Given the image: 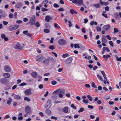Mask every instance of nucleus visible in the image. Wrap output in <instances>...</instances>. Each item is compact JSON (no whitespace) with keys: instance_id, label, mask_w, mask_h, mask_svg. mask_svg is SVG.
I'll return each instance as SVG.
<instances>
[{"instance_id":"nucleus-1","label":"nucleus","mask_w":121,"mask_h":121,"mask_svg":"<svg viewBox=\"0 0 121 121\" xmlns=\"http://www.w3.org/2000/svg\"><path fill=\"white\" fill-rule=\"evenodd\" d=\"M57 93H58L59 97L60 98H62L63 96L65 94V90L63 89L59 88L54 91L52 94H54Z\"/></svg>"},{"instance_id":"nucleus-2","label":"nucleus","mask_w":121,"mask_h":121,"mask_svg":"<svg viewBox=\"0 0 121 121\" xmlns=\"http://www.w3.org/2000/svg\"><path fill=\"white\" fill-rule=\"evenodd\" d=\"M24 45H25L24 44H21L19 43L18 42L14 45L13 47L16 49L18 50H21L23 48Z\"/></svg>"},{"instance_id":"nucleus-3","label":"nucleus","mask_w":121,"mask_h":121,"mask_svg":"<svg viewBox=\"0 0 121 121\" xmlns=\"http://www.w3.org/2000/svg\"><path fill=\"white\" fill-rule=\"evenodd\" d=\"M19 27V25H12L9 26L8 29L9 31H12L17 29Z\"/></svg>"},{"instance_id":"nucleus-4","label":"nucleus","mask_w":121,"mask_h":121,"mask_svg":"<svg viewBox=\"0 0 121 121\" xmlns=\"http://www.w3.org/2000/svg\"><path fill=\"white\" fill-rule=\"evenodd\" d=\"M35 16H33L30 18L29 23L31 26L34 25L35 22Z\"/></svg>"},{"instance_id":"nucleus-5","label":"nucleus","mask_w":121,"mask_h":121,"mask_svg":"<svg viewBox=\"0 0 121 121\" xmlns=\"http://www.w3.org/2000/svg\"><path fill=\"white\" fill-rule=\"evenodd\" d=\"M25 111L27 114H30L31 112V108L29 106H26L25 108Z\"/></svg>"},{"instance_id":"nucleus-6","label":"nucleus","mask_w":121,"mask_h":121,"mask_svg":"<svg viewBox=\"0 0 121 121\" xmlns=\"http://www.w3.org/2000/svg\"><path fill=\"white\" fill-rule=\"evenodd\" d=\"M42 63L45 65H48L49 64V59L44 57Z\"/></svg>"},{"instance_id":"nucleus-7","label":"nucleus","mask_w":121,"mask_h":121,"mask_svg":"<svg viewBox=\"0 0 121 121\" xmlns=\"http://www.w3.org/2000/svg\"><path fill=\"white\" fill-rule=\"evenodd\" d=\"M52 101L50 99L48 100L47 104L45 105L44 107L45 108H49L51 106Z\"/></svg>"},{"instance_id":"nucleus-8","label":"nucleus","mask_w":121,"mask_h":121,"mask_svg":"<svg viewBox=\"0 0 121 121\" xmlns=\"http://www.w3.org/2000/svg\"><path fill=\"white\" fill-rule=\"evenodd\" d=\"M72 60L73 59L71 57H70L68 58L65 61L66 66H67L68 64H70Z\"/></svg>"},{"instance_id":"nucleus-9","label":"nucleus","mask_w":121,"mask_h":121,"mask_svg":"<svg viewBox=\"0 0 121 121\" xmlns=\"http://www.w3.org/2000/svg\"><path fill=\"white\" fill-rule=\"evenodd\" d=\"M7 82V79L4 78H2L0 80V82L3 85L6 84Z\"/></svg>"},{"instance_id":"nucleus-10","label":"nucleus","mask_w":121,"mask_h":121,"mask_svg":"<svg viewBox=\"0 0 121 121\" xmlns=\"http://www.w3.org/2000/svg\"><path fill=\"white\" fill-rule=\"evenodd\" d=\"M31 89H27L24 91V93L26 95H30L32 94V92H31Z\"/></svg>"},{"instance_id":"nucleus-11","label":"nucleus","mask_w":121,"mask_h":121,"mask_svg":"<svg viewBox=\"0 0 121 121\" xmlns=\"http://www.w3.org/2000/svg\"><path fill=\"white\" fill-rule=\"evenodd\" d=\"M60 45H63L66 44V41L64 39H60L58 41Z\"/></svg>"},{"instance_id":"nucleus-12","label":"nucleus","mask_w":121,"mask_h":121,"mask_svg":"<svg viewBox=\"0 0 121 121\" xmlns=\"http://www.w3.org/2000/svg\"><path fill=\"white\" fill-rule=\"evenodd\" d=\"M44 57L43 56H37L36 58V60L39 62H42L43 60Z\"/></svg>"},{"instance_id":"nucleus-13","label":"nucleus","mask_w":121,"mask_h":121,"mask_svg":"<svg viewBox=\"0 0 121 121\" xmlns=\"http://www.w3.org/2000/svg\"><path fill=\"white\" fill-rule=\"evenodd\" d=\"M111 27L109 25H107L104 26L103 27V30L106 31L109 30L110 28Z\"/></svg>"},{"instance_id":"nucleus-14","label":"nucleus","mask_w":121,"mask_h":121,"mask_svg":"<svg viewBox=\"0 0 121 121\" xmlns=\"http://www.w3.org/2000/svg\"><path fill=\"white\" fill-rule=\"evenodd\" d=\"M4 70L6 72H10L11 71V69L10 67L8 65H5L4 68Z\"/></svg>"},{"instance_id":"nucleus-15","label":"nucleus","mask_w":121,"mask_h":121,"mask_svg":"<svg viewBox=\"0 0 121 121\" xmlns=\"http://www.w3.org/2000/svg\"><path fill=\"white\" fill-rule=\"evenodd\" d=\"M76 48H78L80 49L84 48L85 47L83 45L81 44H76Z\"/></svg>"},{"instance_id":"nucleus-16","label":"nucleus","mask_w":121,"mask_h":121,"mask_svg":"<svg viewBox=\"0 0 121 121\" xmlns=\"http://www.w3.org/2000/svg\"><path fill=\"white\" fill-rule=\"evenodd\" d=\"M22 6V3L21 2H20L17 4H16L15 5V7L16 8L19 9Z\"/></svg>"},{"instance_id":"nucleus-17","label":"nucleus","mask_w":121,"mask_h":121,"mask_svg":"<svg viewBox=\"0 0 121 121\" xmlns=\"http://www.w3.org/2000/svg\"><path fill=\"white\" fill-rule=\"evenodd\" d=\"M76 4L78 5L82 4L84 6L83 3V0H76Z\"/></svg>"},{"instance_id":"nucleus-18","label":"nucleus","mask_w":121,"mask_h":121,"mask_svg":"<svg viewBox=\"0 0 121 121\" xmlns=\"http://www.w3.org/2000/svg\"><path fill=\"white\" fill-rule=\"evenodd\" d=\"M102 41L103 42L106 43L107 42L106 39L104 35H103L102 37Z\"/></svg>"},{"instance_id":"nucleus-19","label":"nucleus","mask_w":121,"mask_h":121,"mask_svg":"<svg viewBox=\"0 0 121 121\" xmlns=\"http://www.w3.org/2000/svg\"><path fill=\"white\" fill-rule=\"evenodd\" d=\"M52 18L50 16L48 15L46 16L45 17V20L47 22H48L50 20L52 19Z\"/></svg>"},{"instance_id":"nucleus-20","label":"nucleus","mask_w":121,"mask_h":121,"mask_svg":"<svg viewBox=\"0 0 121 121\" xmlns=\"http://www.w3.org/2000/svg\"><path fill=\"white\" fill-rule=\"evenodd\" d=\"M31 75L33 78H35L37 77L38 74L37 72H32L31 73Z\"/></svg>"},{"instance_id":"nucleus-21","label":"nucleus","mask_w":121,"mask_h":121,"mask_svg":"<svg viewBox=\"0 0 121 121\" xmlns=\"http://www.w3.org/2000/svg\"><path fill=\"white\" fill-rule=\"evenodd\" d=\"M68 108L67 107H65L63 108L62 111L65 113H67L68 112Z\"/></svg>"},{"instance_id":"nucleus-22","label":"nucleus","mask_w":121,"mask_h":121,"mask_svg":"<svg viewBox=\"0 0 121 121\" xmlns=\"http://www.w3.org/2000/svg\"><path fill=\"white\" fill-rule=\"evenodd\" d=\"M23 34L26 35L29 37H30L31 36V35L28 33V31L27 30H25L23 32Z\"/></svg>"},{"instance_id":"nucleus-23","label":"nucleus","mask_w":121,"mask_h":121,"mask_svg":"<svg viewBox=\"0 0 121 121\" xmlns=\"http://www.w3.org/2000/svg\"><path fill=\"white\" fill-rule=\"evenodd\" d=\"M3 76L5 78H8L10 77V75L9 73H4L3 74Z\"/></svg>"},{"instance_id":"nucleus-24","label":"nucleus","mask_w":121,"mask_h":121,"mask_svg":"<svg viewBox=\"0 0 121 121\" xmlns=\"http://www.w3.org/2000/svg\"><path fill=\"white\" fill-rule=\"evenodd\" d=\"M45 112L48 115H52V112L49 109H46L45 110Z\"/></svg>"},{"instance_id":"nucleus-25","label":"nucleus","mask_w":121,"mask_h":121,"mask_svg":"<svg viewBox=\"0 0 121 121\" xmlns=\"http://www.w3.org/2000/svg\"><path fill=\"white\" fill-rule=\"evenodd\" d=\"M12 101V98L11 97H9L8 98V100L7 101V103L8 105H10Z\"/></svg>"},{"instance_id":"nucleus-26","label":"nucleus","mask_w":121,"mask_h":121,"mask_svg":"<svg viewBox=\"0 0 121 121\" xmlns=\"http://www.w3.org/2000/svg\"><path fill=\"white\" fill-rule=\"evenodd\" d=\"M100 72L101 74H102L104 78L107 80V77L106 74L103 71H101Z\"/></svg>"},{"instance_id":"nucleus-27","label":"nucleus","mask_w":121,"mask_h":121,"mask_svg":"<svg viewBox=\"0 0 121 121\" xmlns=\"http://www.w3.org/2000/svg\"><path fill=\"white\" fill-rule=\"evenodd\" d=\"M103 57L106 60H107L108 58L110 57V56L109 55H104L103 56Z\"/></svg>"},{"instance_id":"nucleus-28","label":"nucleus","mask_w":121,"mask_h":121,"mask_svg":"<svg viewBox=\"0 0 121 121\" xmlns=\"http://www.w3.org/2000/svg\"><path fill=\"white\" fill-rule=\"evenodd\" d=\"M14 97L16 99H20L21 98L20 96L18 95H15L14 96Z\"/></svg>"},{"instance_id":"nucleus-29","label":"nucleus","mask_w":121,"mask_h":121,"mask_svg":"<svg viewBox=\"0 0 121 121\" xmlns=\"http://www.w3.org/2000/svg\"><path fill=\"white\" fill-rule=\"evenodd\" d=\"M90 25L91 26H93L94 24L95 25H97V22L94 21H92L90 23Z\"/></svg>"},{"instance_id":"nucleus-30","label":"nucleus","mask_w":121,"mask_h":121,"mask_svg":"<svg viewBox=\"0 0 121 121\" xmlns=\"http://www.w3.org/2000/svg\"><path fill=\"white\" fill-rule=\"evenodd\" d=\"M97 77L101 81H103V79L102 77L100 75H99L97 74Z\"/></svg>"},{"instance_id":"nucleus-31","label":"nucleus","mask_w":121,"mask_h":121,"mask_svg":"<svg viewBox=\"0 0 121 121\" xmlns=\"http://www.w3.org/2000/svg\"><path fill=\"white\" fill-rule=\"evenodd\" d=\"M54 26L56 28H57L58 29H60V27L56 23H55L54 25Z\"/></svg>"},{"instance_id":"nucleus-32","label":"nucleus","mask_w":121,"mask_h":121,"mask_svg":"<svg viewBox=\"0 0 121 121\" xmlns=\"http://www.w3.org/2000/svg\"><path fill=\"white\" fill-rule=\"evenodd\" d=\"M82 102L85 104H87L89 103V101L87 99H83L82 100Z\"/></svg>"},{"instance_id":"nucleus-33","label":"nucleus","mask_w":121,"mask_h":121,"mask_svg":"<svg viewBox=\"0 0 121 121\" xmlns=\"http://www.w3.org/2000/svg\"><path fill=\"white\" fill-rule=\"evenodd\" d=\"M87 97L90 101H92L93 99L92 97L90 95H88L87 96Z\"/></svg>"},{"instance_id":"nucleus-34","label":"nucleus","mask_w":121,"mask_h":121,"mask_svg":"<svg viewBox=\"0 0 121 121\" xmlns=\"http://www.w3.org/2000/svg\"><path fill=\"white\" fill-rule=\"evenodd\" d=\"M103 50H106L107 52H109L110 51V50L108 47H104L103 48Z\"/></svg>"},{"instance_id":"nucleus-35","label":"nucleus","mask_w":121,"mask_h":121,"mask_svg":"<svg viewBox=\"0 0 121 121\" xmlns=\"http://www.w3.org/2000/svg\"><path fill=\"white\" fill-rule=\"evenodd\" d=\"M45 26L47 28H50V26L48 23H46L45 24Z\"/></svg>"},{"instance_id":"nucleus-36","label":"nucleus","mask_w":121,"mask_h":121,"mask_svg":"<svg viewBox=\"0 0 121 121\" xmlns=\"http://www.w3.org/2000/svg\"><path fill=\"white\" fill-rule=\"evenodd\" d=\"M96 8H99L100 7V5L99 4H96L93 5Z\"/></svg>"},{"instance_id":"nucleus-37","label":"nucleus","mask_w":121,"mask_h":121,"mask_svg":"<svg viewBox=\"0 0 121 121\" xmlns=\"http://www.w3.org/2000/svg\"><path fill=\"white\" fill-rule=\"evenodd\" d=\"M52 99L53 100L56 99L57 98V96L56 95H54L52 96Z\"/></svg>"},{"instance_id":"nucleus-38","label":"nucleus","mask_w":121,"mask_h":121,"mask_svg":"<svg viewBox=\"0 0 121 121\" xmlns=\"http://www.w3.org/2000/svg\"><path fill=\"white\" fill-rule=\"evenodd\" d=\"M44 32L46 33H49L50 31L48 29H45L44 30Z\"/></svg>"},{"instance_id":"nucleus-39","label":"nucleus","mask_w":121,"mask_h":121,"mask_svg":"<svg viewBox=\"0 0 121 121\" xmlns=\"http://www.w3.org/2000/svg\"><path fill=\"white\" fill-rule=\"evenodd\" d=\"M70 11L72 14H73L74 13H76V11L73 9H71Z\"/></svg>"},{"instance_id":"nucleus-40","label":"nucleus","mask_w":121,"mask_h":121,"mask_svg":"<svg viewBox=\"0 0 121 121\" xmlns=\"http://www.w3.org/2000/svg\"><path fill=\"white\" fill-rule=\"evenodd\" d=\"M24 100L25 101H27L28 102L30 101V100L29 98L27 97H25L24 98Z\"/></svg>"},{"instance_id":"nucleus-41","label":"nucleus","mask_w":121,"mask_h":121,"mask_svg":"<svg viewBox=\"0 0 121 121\" xmlns=\"http://www.w3.org/2000/svg\"><path fill=\"white\" fill-rule=\"evenodd\" d=\"M7 15V13L5 12H4V13H3L1 15V17H6Z\"/></svg>"},{"instance_id":"nucleus-42","label":"nucleus","mask_w":121,"mask_h":121,"mask_svg":"<svg viewBox=\"0 0 121 121\" xmlns=\"http://www.w3.org/2000/svg\"><path fill=\"white\" fill-rule=\"evenodd\" d=\"M69 55V54L68 53L62 55V57L63 58H65L68 56Z\"/></svg>"},{"instance_id":"nucleus-43","label":"nucleus","mask_w":121,"mask_h":121,"mask_svg":"<svg viewBox=\"0 0 121 121\" xmlns=\"http://www.w3.org/2000/svg\"><path fill=\"white\" fill-rule=\"evenodd\" d=\"M35 26L36 27H39L40 26V24L39 22H37L35 24Z\"/></svg>"},{"instance_id":"nucleus-44","label":"nucleus","mask_w":121,"mask_h":121,"mask_svg":"<svg viewBox=\"0 0 121 121\" xmlns=\"http://www.w3.org/2000/svg\"><path fill=\"white\" fill-rule=\"evenodd\" d=\"M26 84H27L25 82H23L20 84L19 85V86H23L26 85Z\"/></svg>"},{"instance_id":"nucleus-45","label":"nucleus","mask_w":121,"mask_h":121,"mask_svg":"<svg viewBox=\"0 0 121 121\" xmlns=\"http://www.w3.org/2000/svg\"><path fill=\"white\" fill-rule=\"evenodd\" d=\"M48 2V0H44L42 2V4H47Z\"/></svg>"},{"instance_id":"nucleus-46","label":"nucleus","mask_w":121,"mask_h":121,"mask_svg":"<svg viewBox=\"0 0 121 121\" xmlns=\"http://www.w3.org/2000/svg\"><path fill=\"white\" fill-rule=\"evenodd\" d=\"M84 111V109L82 108H81L80 110L78 111V112L79 113L83 112Z\"/></svg>"},{"instance_id":"nucleus-47","label":"nucleus","mask_w":121,"mask_h":121,"mask_svg":"<svg viewBox=\"0 0 121 121\" xmlns=\"http://www.w3.org/2000/svg\"><path fill=\"white\" fill-rule=\"evenodd\" d=\"M91 86L92 87H93L94 88H96L97 87L95 85V83L94 82H93L91 84Z\"/></svg>"},{"instance_id":"nucleus-48","label":"nucleus","mask_w":121,"mask_h":121,"mask_svg":"<svg viewBox=\"0 0 121 121\" xmlns=\"http://www.w3.org/2000/svg\"><path fill=\"white\" fill-rule=\"evenodd\" d=\"M49 48L50 49L52 50H53L55 48L54 47V46H49Z\"/></svg>"},{"instance_id":"nucleus-49","label":"nucleus","mask_w":121,"mask_h":121,"mask_svg":"<svg viewBox=\"0 0 121 121\" xmlns=\"http://www.w3.org/2000/svg\"><path fill=\"white\" fill-rule=\"evenodd\" d=\"M96 29L97 31H100L101 30V28L99 26H97L96 27Z\"/></svg>"},{"instance_id":"nucleus-50","label":"nucleus","mask_w":121,"mask_h":121,"mask_svg":"<svg viewBox=\"0 0 121 121\" xmlns=\"http://www.w3.org/2000/svg\"><path fill=\"white\" fill-rule=\"evenodd\" d=\"M28 82H32L33 81V80L32 78H30L27 80Z\"/></svg>"},{"instance_id":"nucleus-51","label":"nucleus","mask_w":121,"mask_h":121,"mask_svg":"<svg viewBox=\"0 0 121 121\" xmlns=\"http://www.w3.org/2000/svg\"><path fill=\"white\" fill-rule=\"evenodd\" d=\"M109 43L110 45L112 47L114 46L113 45V43L112 41H109Z\"/></svg>"},{"instance_id":"nucleus-52","label":"nucleus","mask_w":121,"mask_h":121,"mask_svg":"<svg viewBox=\"0 0 121 121\" xmlns=\"http://www.w3.org/2000/svg\"><path fill=\"white\" fill-rule=\"evenodd\" d=\"M56 83L57 82L55 81H53L51 82V83L52 85H55L56 84Z\"/></svg>"},{"instance_id":"nucleus-53","label":"nucleus","mask_w":121,"mask_h":121,"mask_svg":"<svg viewBox=\"0 0 121 121\" xmlns=\"http://www.w3.org/2000/svg\"><path fill=\"white\" fill-rule=\"evenodd\" d=\"M53 6L55 8H58L59 7V5L56 3H54L53 4Z\"/></svg>"},{"instance_id":"nucleus-54","label":"nucleus","mask_w":121,"mask_h":121,"mask_svg":"<svg viewBox=\"0 0 121 121\" xmlns=\"http://www.w3.org/2000/svg\"><path fill=\"white\" fill-rule=\"evenodd\" d=\"M3 23L4 26L7 25L8 24V22L5 21H3Z\"/></svg>"},{"instance_id":"nucleus-55","label":"nucleus","mask_w":121,"mask_h":121,"mask_svg":"<svg viewBox=\"0 0 121 121\" xmlns=\"http://www.w3.org/2000/svg\"><path fill=\"white\" fill-rule=\"evenodd\" d=\"M48 10V9H45L43 7L42 8V11L43 12L47 11Z\"/></svg>"},{"instance_id":"nucleus-56","label":"nucleus","mask_w":121,"mask_h":121,"mask_svg":"<svg viewBox=\"0 0 121 121\" xmlns=\"http://www.w3.org/2000/svg\"><path fill=\"white\" fill-rule=\"evenodd\" d=\"M13 16V15L12 13H10L9 15V17L10 18H12Z\"/></svg>"},{"instance_id":"nucleus-57","label":"nucleus","mask_w":121,"mask_h":121,"mask_svg":"<svg viewBox=\"0 0 121 121\" xmlns=\"http://www.w3.org/2000/svg\"><path fill=\"white\" fill-rule=\"evenodd\" d=\"M68 22L69 23V27H71L72 26V24L70 21H68Z\"/></svg>"},{"instance_id":"nucleus-58","label":"nucleus","mask_w":121,"mask_h":121,"mask_svg":"<svg viewBox=\"0 0 121 121\" xmlns=\"http://www.w3.org/2000/svg\"><path fill=\"white\" fill-rule=\"evenodd\" d=\"M114 31L115 33H116L118 32V30L117 29L115 28L114 29Z\"/></svg>"},{"instance_id":"nucleus-59","label":"nucleus","mask_w":121,"mask_h":121,"mask_svg":"<svg viewBox=\"0 0 121 121\" xmlns=\"http://www.w3.org/2000/svg\"><path fill=\"white\" fill-rule=\"evenodd\" d=\"M102 15L104 17H105L106 18H108V16L106 14L104 13H103L102 14Z\"/></svg>"},{"instance_id":"nucleus-60","label":"nucleus","mask_w":121,"mask_h":121,"mask_svg":"<svg viewBox=\"0 0 121 121\" xmlns=\"http://www.w3.org/2000/svg\"><path fill=\"white\" fill-rule=\"evenodd\" d=\"M116 58H117V61H121V57H120L119 58H118L117 56H116Z\"/></svg>"},{"instance_id":"nucleus-61","label":"nucleus","mask_w":121,"mask_h":121,"mask_svg":"<svg viewBox=\"0 0 121 121\" xmlns=\"http://www.w3.org/2000/svg\"><path fill=\"white\" fill-rule=\"evenodd\" d=\"M38 87L40 89H41L43 87V85L42 84H40L38 86Z\"/></svg>"},{"instance_id":"nucleus-62","label":"nucleus","mask_w":121,"mask_h":121,"mask_svg":"<svg viewBox=\"0 0 121 121\" xmlns=\"http://www.w3.org/2000/svg\"><path fill=\"white\" fill-rule=\"evenodd\" d=\"M105 10L106 11H108L109 9V7L108 6H106L105 8Z\"/></svg>"},{"instance_id":"nucleus-63","label":"nucleus","mask_w":121,"mask_h":121,"mask_svg":"<svg viewBox=\"0 0 121 121\" xmlns=\"http://www.w3.org/2000/svg\"><path fill=\"white\" fill-rule=\"evenodd\" d=\"M58 10L59 11H64V10L63 8H61L58 9Z\"/></svg>"},{"instance_id":"nucleus-64","label":"nucleus","mask_w":121,"mask_h":121,"mask_svg":"<svg viewBox=\"0 0 121 121\" xmlns=\"http://www.w3.org/2000/svg\"><path fill=\"white\" fill-rule=\"evenodd\" d=\"M106 37L109 40H110L111 39V38L109 35H107L106 36Z\"/></svg>"}]
</instances>
